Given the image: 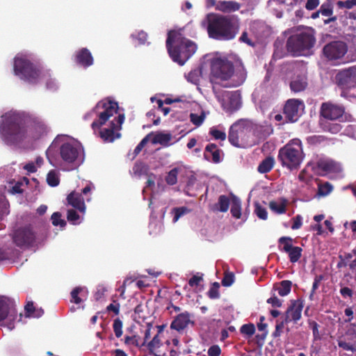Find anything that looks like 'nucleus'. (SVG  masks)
I'll return each instance as SVG.
<instances>
[{
    "mask_svg": "<svg viewBox=\"0 0 356 356\" xmlns=\"http://www.w3.org/2000/svg\"><path fill=\"white\" fill-rule=\"evenodd\" d=\"M348 47L342 41H333L327 44L323 49V54L329 60H337L347 52Z\"/></svg>",
    "mask_w": 356,
    "mask_h": 356,
    "instance_id": "ddd939ff",
    "label": "nucleus"
},
{
    "mask_svg": "<svg viewBox=\"0 0 356 356\" xmlns=\"http://www.w3.org/2000/svg\"><path fill=\"white\" fill-rule=\"evenodd\" d=\"M231 209L230 212L232 216L236 219H239L241 217V202L238 197L235 195H232L231 200Z\"/></svg>",
    "mask_w": 356,
    "mask_h": 356,
    "instance_id": "c85d7f7f",
    "label": "nucleus"
},
{
    "mask_svg": "<svg viewBox=\"0 0 356 356\" xmlns=\"http://www.w3.org/2000/svg\"><path fill=\"white\" fill-rule=\"evenodd\" d=\"M293 224L291 225L292 229H298L302 226V217L300 215H297L293 218Z\"/></svg>",
    "mask_w": 356,
    "mask_h": 356,
    "instance_id": "69168bd1",
    "label": "nucleus"
},
{
    "mask_svg": "<svg viewBox=\"0 0 356 356\" xmlns=\"http://www.w3.org/2000/svg\"><path fill=\"white\" fill-rule=\"evenodd\" d=\"M336 79L338 86L342 89L356 88V67H351L339 72Z\"/></svg>",
    "mask_w": 356,
    "mask_h": 356,
    "instance_id": "4468645a",
    "label": "nucleus"
},
{
    "mask_svg": "<svg viewBox=\"0 0 356 356\" xmlns=\"http://www.w3.org/2000/svg\"><path fill=\"white\" fill-rule=\"evenodd\" d=\"M202 280V276L193 275L188 281V284L190 286L193 287L198 286L200 282Z\"/></svg>",
    "mask_w": 356,
    "mask_h": 356,
    "instance_id": "774afa93",
    "label": "nucleus"
},
{
    "mask_svg": "<svg viewBox=\"0 0 356 356\" xmlns=\"http://www.w3.org/2000/svg\"><path fill=\"white\" fill-rule=\"evenodd\" d=\"M241 6L238 3L233 1H219L217 4V9L223 13H231L239 10Z\"/></svg>",
    "mask_w": 356,
    "mask_h": 356,
    "instance_id": "bb28decb",
    "label": "nucleus"
},
{
    "mask_svg": "<svg viewBox=\"0 0 356 356\" xmlns=\"http://www.w3.org/2000/svg\"><path fill=\"white\" fill-rule=\"evenodd\" d=\"M47 184L52 187L59 184V179L54 171H50L47 176Z\"/></svg>",
    "mask_w": 356,
    "mask_h": 356,
    "instance_id": "de8ad7c7",
    "label": "nucleus"
},
{
    "mask_svg": "<svg viewBox=\"0 0 356 356\" xmlns=\"http://www.w3.org/2000/svg\"><path fill=\"white\" fill-rule=\"evenodd\" d=\"M178 172L179 169L177 168H174L168 172L165 179L168 185L173 186L177 184Z\"/></svg>",
    "mask_w": 356,
    "mask_h": 356,
    "instance_id": "e433bc0d",
    "label": "nucleus"
},
{
    "mask_svg": "<svg viewBox=\"0 0 356 356\" xmlns=\"http://www.w3.org/2000/svg\"><path fill=\"white\" fill-rule=\"evenodd\" d=\"M189 210L185 207L174 208L173 211L175 213L173 221L177 222L180 217L186 213Z\"/></svg>",
    "mask_w": 356,
    "mask_h": 356,
    "instance_id": "6e6d98bb",
    "label": "nucleus"
},
{
    "mask_svg": "<svg viewBox=\"0 0 356 356\" xmlns=\"http://www.w3.org/2000/svg\"><path fill=\"white\" fill-rule=\"evenodd\" d=\"M240 332L246 338H249L254 334L255 326L253 323L244 324L241 327Z\"/></svg>",
    "mask_w": 356,
    "mask_h": 356,
    "instance_id": "4c0bfd02",
    "label": "nucleus"
},
{
    "mask_svg": "<svg viewBox=\"0 0 356 356\" xmlns=\"http://www.w3.org/2000/svg\"><path fill=\"white\" fill-rule=\"evenodd\" d=\"M221 150L216 144L209 143L205 147L204 157L207 161H211L214 163L220 162Z\"/></svg>",
    "mask_w": 356,
    "mask_h": 356,
    "instance_id": "5701e85b",
    "label": "nucleus"
},
{
    "mask_svg": "<svg viewBox=\"0 0 356 356\" xmlns=\"http://www.w3.org/2000/svg\"><path fill=\"white\" fill-rule=\"evenodd\" d=\"M316 38L313 29L291 35L286 41V49L294 56L306 55L314 46Z\"/></svg>",
    "mask_w": 356,
    "mask_h": 356,
    "instance_id": "423d86ee",
    "label": "nucleus"
},
{
    "mask_svg": "<svg viewBox=\"0 0 356 356\" xmlns=\"http://www.w3.org/2000/svg\"><path fill=\"white\" fill-rule=\"evenodd\" d=\"M254 212L257 217L261 220H266L268 218L266 209L261 207L259 203L255 204Z\"/></svg>",
    "mask_w": 356,
    "mask_h": 356,
    "instance_id": "49530a36",
    "label": "nucleus"
},
{
    "mask_svg": "<svg viewBox=\"0 0 356 356\" xmlns=\"http://www.w3.org/2000/svg\"><path fill=\"white\" fill-rule=\"evenodd\" d=\"M303 108L304 104L301 100L296 99L287 100L283 108V113L286 121L289 122H296L300 117V111Z\"/></svg>",
    "mask_w": 356,
    "mask_h": 356,
    "instance_id": "2eb2a0df",
    "label": "nucleus"
},
{
    "mask_svg": "<svg viewBox=\"0 0 356 356\" xmlns=\"http://www.w3.org/2000/svg\"><path fill=\"white\" fill-rule=\"evenodd\" d=\"M26 316L29 317H40L43 314L44 311L42 309L36 310L33 302H28L24 307Z\"/></svg>",
    "mask_w": 356,
    "mask_h": 356,
    "instance_id": "72a5a7b5",
    "label": "nucleus"
},
{
    "mask_svg": "<svg viewBox=\"0 0 356 356\" xmlns=\"http://www.w3.org/2000/svg\"><path fill=\"white\" fill-rule=\"evenodd\" d=\"M17 317L15 302L10 298L0 297V322L8 320L7 327L11 330L15 327L14 321Z\"/></svg>",
    "mask_w": 356,
    "mask_h": 356,
    "instance_id": "9b49d317",
    "label": "nucleus"
},
{
    "mask_svg": "<svg viewBox=\"0 0 356 356\" xmlns=\"http://www.w3.org/2000/svg\"><path fill=\"white\" fill-rule=\"evenodd\" d=\"M292 282L290 280H282L278 285L274 286V289L277 291L280 296L288 295L291 290Z\"/></svg>",
    "mask_w": 356,
    "mask_h": 356,
    "instance_id": "c756f323",
    "label": "nucleus"
},
{
    "mask_svg": "<svg viewBox=\"0 0 356 356\" xmlns=\"http://www.w3.org/2000/svg\"><path fill=\"white\" fill-rule=\"evenodd\" d=\"M207 19V32L209 36L213 39L230 40L238 33V25L232 17L210 14L208 15Z\"/></svg>",
    "mask_w": 356,
    "mask_h": 356,
    "instance_id": "20e7f679",
    "label": "nucleus"
},
{
    "mask_svg": "<svg viewBox=\"0 0 356 356\" xmlns=\"http://www.w3.org/2000/svg\"><path fill=\"white\" fill-rule=\"evenodd\" d=\"M13 243L20 249H29L35 244L36 234L31 226L15 229L12 234Z\"/></svg>",
    "mask_w": 356,
    "mask_h": 356,
    "instance_id": "9d476101",
    "label": "nucleus"
},
{
    "mask_svg": "<svg viewBox=\"0 0 356 356\" xmlns=\"http://www.w3.org/2000/svg\"><path fill=\"white\" fill-rule=\"evenodd\" d=\"M207 354L209 356H220L221 349L218 345H212L209 348Z\"/></svg>",
    "mask_w": 356,
    "mask_h": 356,
    "instance_id": "680f3d73",
    "label": "nucleus"
},
{
    "mask_svg": "<svg viewBox=\"0 0 356 356\" xmlns=\"http://www.w3.org/2000/svg\"><path fill=\"white\" fill-rule=\"evenodd\" d=\"M317 166L319 169L322 170L323 172H332L334 170V165L331 161H319L317 163Z\"/></svg>",
    "mask_w": 356,
    "mask_h": 356,
    "instance_id": "37998d69",
    "label": "nucleus"
},
{
    "mask_svg": "<svg viewBox=\"0 0 356 356\" xmlns=\"http://www.w3.org/2000/svg\"><path fill=\"white\" fill-rule=\"evenodd\" d=\"M122 327H123L122 321L119 318H117L113 321V329L115 335L117 338H120L122 337V333H123Z\"/></svg>",
    "mask_w": 356,
    "mask_h": 356,
    "instance_id": "ea45409f",
    "label": "nucleus"
},
{
    "mask_svg": "<svg viewBox=\"0 0 356 356\" xmlns=\"http://www.w3.org/2000/svg\"><path fill=\"white\" fill-rule=\"evenodd\" d=\"M310 328L312 330L314 341H318L321 339V336L319 333V325L314 321L309 323Z\"/></svg>",
    "mask_w": 356,
    "mask_h": 356,
    "instance_id": "09e8293b",
    "label": "nucleus"
},
{
    "mask_svg": "<svg viewBox=\"0 0 356 356\" xmlns=\"http://www.w3.org/2000/svg\"><path fill=\"white\" fill-rule=\"evenodd\" d=\"M147 167L143 163H136L133 167V172L135 175L141 176L146 172Z\"/></svg>",
    "mask_w": 356,
    "mask_h": 356,
    "instance_id": "864d4df0",
    "label": "nucleus"
},
{
    "mask_svg": "<svg viewBox=\"0 0 356 356\" xmlns=\"http://www.w3.org/2000/svg\"><path fill=\"white\" fill-rule=\"evenodd\" d=\"M219 287L220 284L218 282H214L211 287L209 289V291L207 292V295L209 298L211 299H217L220 297L219 293Z\"/></svg>",
    "mask_w": 356,
    "mask_h": 356,
    "instance_id": "c03bdc74",
    "label": "nucleus"
},
{
    "mask_svg": "<svg viewBox=\"0 0 356 356\" xmlns=\"http://www.w3.org/2000/svg\"><path fill=\"white\" fill-rule=\"evenodd\" d=\"M337 343L344 350L356 353V330L353 328L347 330L344 334L339 337Z\"/></svg>",
    "mask_w": 356,
    "mask_h": 356,
    "instance_id": "a211bd4d",
    "label": "nucleus"
},
{
    "mask_svg": "<svg viewBox=\"0 0 356 356\" xmlns=\"http://www.w3.org/2000/svg\"><path fill=\"white\" fill-rule=\"evenodd\" d=\"M292 241L293 239L289 236H282L278 240L279 244L283 245L280 250L289 254L291 263H296L300 259L302 249L300 247L293 246Z\"/></svg>",
    "mask_w": 356,
    "mask_h": 356,
    "instance_id": "dca6fc26",
    "label": "nucleus"
},
{
    "mask_svg": "<svg viewBox=\"0 0 356 356\" xmlns=\"http://www.w3.org/2000/svg\"><path fill=\"white\" fill-rule=\"evenodd\" d=\"M83 291V289L81 286L75 287L70 293L71 299L70 302H74L76 305L80 304L82 302V299L79 295Z\"/></svg>",
    "mask_w": 356,
    "mask_h": 356,
    "instance_id": "58836bf2",
    "label": "nucleus"
},
{
    "mask_svg": "<svg viewBox=\"0 0 356 356\" xmlns=\"http://www.w3.org/2000/svg\"><path fill=\"white\" fill-rule=\"evenodd\" d=\"M304 305L301 300H291L290 306L287 308L284 314L285 323L293 321L297 323L301 318L302 311Z\"/></svg>",
    "mask_w": 356,
    "mask_h": 356,
    "instance_id": "6ab92c4d",
    "label": "nucleus"
},
{
    "mask_svg": "<svg viewBox=\"0 0 356 356\" xmlns=\"http://www.w3.org/2000/svg\"><path fill=\"white\" fill-rule=\"evenodd\" d=\"M230 203L231 200L227 196L221 195L218 197V203L214 205L213 210L225 213L228 211Z\"/></svg>",
    "mask_w": 356,
    "mask_h": 356,
    "instance_id": "7c9ffc66",
    "label": "nucleus"
},
{
    "mask_svg": "<svg viewBox=\"0 0 356 356\" xmlns=\"http://www.w3.org/2000/svg\"><path fill=\"white\" fill-rule=\"evenodd\" d=\"M0 134L7 145H17L27 136L24 118L19 113L7 114L0 124Z\"/></svg>",
    "mask_w": 356,
    "mask_h": 356,
    "instance_id": "7ed1b4c3",
    "label": "nucleus"
},
{
    "mask_svg": "<svg viewBox=\"0 0 356 356\" xmlns=\"http://www.w3.org/2000/svg\"><path fill=\"white\" fill-rule=\"evenodd\" d=\"M193 325L194 321L191 320V315L188 312H184L177 315L170 323V329L181 333L189 325Z\"/></svg>",
    "mask_w": 356,
    "mask_h": 356,
    "instance_id": "aec40b11",
    "label": "nucleus"
},
{
    "mask_svg": "<svg viewBox=\"0 0 356 356\" xmlns=\"http://www.w3.org/2000/svg\"><path fill=\"white\" fill-rule=\"evenodd\" d=\"M68 204L72 207L78 209L81 212H84L86 210V205L81 193L72 191L67 197Z\"/></svg>",
    "mask_w": 356,
    "mask_h": 356,
    "instance_id": "b1692460",
    "label": "nucleus"
},
{
    "mask_svg": "<svg viewBox=\"0 0 356 356\" xmlns=\"http://www.w3.org/2000/svg\"><path fill=\"white\" fill-rule=\"evenodd\" d=\"M234 282V275L232 273L227 272L225 273V275L221 281V284L223 286H230Z\"/></svg>",
    "mask_w": 356,
    "mask_h": 356,
    "instance_id": "3c124183",
    "label": "nucleus"
},
{
    "mask_svg": "<svg viewBox=\"0 0 356 356\" xmlns=\"http://www.w3.org/2000/svg\"><path fill=\"white\" fill-rule=\"evenodd\" d=\"M275 164V160L272 156H267L265 159H264L258 166V171L260 173H267L270 172Z\"/></svg>",
    "mask_w": 356,
    "mask_h": 356,
    "instance_id": "2f4dec72",
    "label": "nucleus"
},
{
    "mask_svg": "<svg viewBox=\"0 0 356 356\" xmlns=\"http://www.w3.org/2000/svg\"><path fill=\"white\" fill-rule=\"evenodd\" d=\"M340 294L343 298H349L351 299L353 296V291L348 287V286H343L340 289Z\"/></svg>",
    "mask_w": 356,
    "mask_h": 356,
    "instance_id": "052dcab7",
    "label": "nucleus"
},
{
    "mask_svg": "<svg viewBox=\"0 0 356 356\" xmlns=\"http://www.w3.org/2000/svg\"><path fill=\"white\" fill-rule=\"evenodd\" d=\"M118 104L117 102L109 100L103 99L99 101L94 108L88 115L95 114L97 119L93 121L91 124L92 129L95 131L96 129H100L106 122L109 121L108 128L100 129L99 135L100 138L107 143H112L116 138L120 137V134L115 133V131L121 129V127L124 120L123 114H119L117 117H114L113 120L111 118L118 113Z\"/></svg>",
    "mask_w": 356,
    "mask_h": 356,
    "instance_id": "f257e3e1",
    "label": "nucleus"
},
{
    "mask_svg": "<svg viewBox=\"0 0 356 356\" xmlns=\"http://www.w3.org/2000/svg\"><path fill=\"white\" fill-rule=\"evenodd\" d=\"M172 139V134L170 133L157 132L152 139V144H160L163 146H168Z\"/></svg>",
    "mask_w": 356,
    "mask_h": 356,
    "instance_id": "cd10ccee",
    "label": "nucleus"
},
{
    "mask_svg": "<svg viewBox=\"0 0 356 356\" xmlns=\"http://www.w3.org/2000/svg\"><path fill=\"white\" fill-rule=\"evenodd\" d=\"M31 126L35 131V137L38 138L47 132V127L44 122L38 117L31 118Z\"/></svg>",
    "mask_w": 356,
    "mask_h": 356,
    "instance_id": "393cba45",
    "label": "nucleus"
},
{
    "mask_svg": "<svg viewBox=\"0 0 356 356\" xmlns=\"http://www.w3.org/2000/svg\"><path fill=\"white\" fill-rule=\"evenodd\" d=\"M209 134L216 140H225L226 139V134L225 131L216 129H211Z\"/></svg>",
    "mask_w": 356,
    "mask_h": 356,
    "instance_id": "13d9d810",
    "label": "nucleus"
},
{
    "mask_svg": "<svg viewBox=\"0 0 356 356\" xmlns=\"http://www.w3.org/2000/svg\"><path fill=\"white\" fill-rule=\"evenodd\" d=\"M42 80V81L45 82L47 88L50 90H54L56 88V83L54 79L51 77L50 74L49 72H42L41 71V76L39 79Z\"/></svg>",
    "mask_w": 356,
    "mask_h": 356,
    "instance_id": "f704fd0d",
    "label": "nucleus"
},
{
    "mask_svg": "<svg viewBox=\"0 0 356 356\" xmlns=\"http://www.w3.org/2000/svg\"><path fill=\"white\" fill-rule=\"evenodd\" d=\"M148 136L149 135L146 136L144 138L142 139V140L138 144V145L136 147L134 154L135 156H137L141 150L143 149L145 145L147 144L148 141Z\"/></svg>",
    "mask_w": 356,
    "mask_h": 356,
    "instance_id": "e2e57ef3",
    "label": "nucleus"
},
{
    "mask_svg": "<svg viewBox=\"0 0 356 356\" xmlns=\"http://www.w3.org/2000/svg\"><path fill=\"white\" fill-rule=\"evenodd\" d=\"M161 341L159 334L155 335L153 339L147 343V348L149 353H153L154 349L160 346Z\"/></svg>",
    "mask_w": 356,
    "mask_h": 356,
    "instance_id": "603ef678",
    "label": "nucleus"
},
{
    "mask_svg": "<svg viewBox=\"0 0 356 356\" xmlns=\"http://www.w3.org/2000/svg\"><path fill=\"white\" fill-rule=\"evenodd\" d=\"M307 86V78L305 76H298L290 83V88L294 92H300Z\"/></svg>",
    "mask_w": 356,
    "mask_h": 356,
    "instance_id": "a878e982",
    "label": "nucleus"
},
{
    "mask_svg": "<svg viewBox=\"0 0 356 356\" xmlns=\"http://www.w3.org/2000/svg\"><path fill=\"white\" fill-rule=\"evenodd\" d=\"M166 47L172 60L179 65H184L197 49L194 42L183 37L181 33L176 31L168 32Z\"/></svg>",
    "mask_w": 356,
    "mask_h": 356,
    "instance_id": "f03ea898",
    "label": "nucleus"
},
{
    "mask_svg": "<svg viewBox=\"0 0 356 356\" xmlns=\"http://www.w3.org/2000/svg\"><path fill=\"white\" fill-rule=\"evenodd\" d=\"M14 74L20 79L29 83H37L41 76L42 69L25 55H18L14 58Z\"/></svg>",
    "mask_w": 356,
    "mask_h": 356,
    "instance_id": "0eeeda50",
    "label": "nucleus"
},
{
    "mask_svg": "<svg viewBox=\"0 0 356 356\" xmlns=\"http://www.w3.org/2000/svg\"><path fill=\"white\" fill-rule=\"evenodd\" d=\"M61 217L62 215L60 212H54L51 217L52 224L54 226L64 227L66 225V222L65 220L62 219Z\"/></svg>",
    "mask_w": 356,
    "mask_h": 356,
    "instance_id": "a19ab883",
    "label": "nucleus"
},
{
    "mask_svg": "<svg viewBox=\"0 0 356 356\" xmlns=\"http://www.w3.org/2000/svg\"><path fill=\"white\" fill-rule=\"evenodd\" d=\"M337 6L341 8H345L350 9L354 6H356V0L339 1L337 2Z\"/></svg>",
    "mask_w": 356,
    "mask_h": 356,
    "instance_id": "bf43d9fd",
    "label": "nucleus"
},
{
    "mask_svg": "<svg viewBox=\"0 0 356 356\" xmlns=\"http://www.w3.org/2000/svg\"><path fill=\"white\" fill-rule=\"evenodd\" d=\"M319 12L323 16H331L333 13V8L332 4L330 3H323L319 8Z\"/></svg>",
    "mask_w": 356,
    "mask_h": 356,
    "instance_id": "a18cd8bd",
    "label": "nucleus"
},
{
    "mask_svg": "<svg viewBox=\"0 0 356 356\" xmlns=\"http://www.w3.org/2000/svg\"><path fill=\"white\" fill-rule=\"evenodd\" d=\"M323 280V275H316L315 277L314 282H313V284H312V291H311V293L309 295V299L310 300L313 299L314 295L316 289L318 288L320 282Z\"/></svg>",
    "mask_w": 356,
    "mask_h": 356,
    "instance_id": "5fc2aeb1",
    "label": "nucleus"
},
{
    "mask_svg": "<svg viewBox=\"0 0 356 356\" xmlns=\"http://www.w3.org/2000/svg\"><path fill=\"white\" fill-rule=\"evenodd\" d=\"M204 118L205 116L204 114L197 115L195 113H191L190 115L191 121L195 126L201 125L204 120Z\"/></svg>",
    "mask_w": 356,
    "mask_h": 356,
    "instance_id": "4d7b16f0",
    "label": "nucleus"
},
{
    "mask_svg": "<svg viewBox=\"0 0 356 356\" xmlns=\"http://www.w3.org/2000/svg\"><path fill=\"white\" fill-rule=\"evenodd\" d=\"M282 300L279 299L277 296H273V297L267 300V302L270 304L274 307H281L282 305Z\"/></svg>",
    "mask_w": 356,
    "mask_h": 356,
    "instance_id": "0e129e2a",
    "label": "nucleus"
},
{
    "mask_svg": "<svg viewBox=\"0 0 356 356\" xmlns=\"http://www.w3.org/2000/svg\"><path fill=\"white\" fill-rule=\"evenodd\" d=\"M80 216L79 213L74 209H69L67 211V219L69 222L72 223L73 225H76L79 223V220Z\"/></svg>",
    "mask_w": 356,
    "mask_h": 356,
    "instance_id": "8fccbe9b",
    "label": "nucleus"
},
{
    "mask_svg": "<svg viewBox=\"0 0 356 356\" xmlns=\"http://www.w3.org/2000/svg\"><path fill=\"white\" fill-rule=\"evenodd\" d=\"M344 113L345 107L342 104L327 102L323 103L321 106L320 114L327 120H339L343 117Z\"/></svg>",
    "mask_w": 356,
    "mask_h": 356,
    "instance_id": "f8f14e48",
    "label": "nucleus"
},
{
    "mask_svg": "<svg viewBox=\"0 0 356 356\" xmlns=\"http://www.w3.org/2000/svg\"><path fill=\"white\" fill-rule=\"evenodd\" d=\"M80 154V147L74 143H65L60 147V154L62 159L68 163L75 162Z\"/></svg>",
    "mask_w": 356,
    "mask_h": 356,
    "instance_id": "f3484780",
    "label": "nucleus"
},
{
    "mask_svg": "<svg viewBox=\"0 0 356 356\" xmlns=\"http://www.w3.org/2000/svg\"><path fill=\"white\" fill-rule=\"evenodd\" d=\"M304 159L302 142L298 138L290 140L279 150L277 159L283 167L292 170L299 168Z\"/></svg>",
    "mask_w": 356,
    "mask_h": 356,
    "instance_id": "39448f33",
    "label": "nucleus"
},
{
    "mask_svg": "<svg viewBox=\"0 0 356 356\" xmlns=\"http://www.w3.org/2000/svg\"><path fill=\"white\" fill-rule=\"evenodd\" d=\"M234 67L227 59L216 58L211 64L210 81L211 83L219 84L222 81L229 80L233 75Z\"/></svg>",
    "mask_w": 356,
    "mask_h": 356,
    "instance_id": "1a4fd4ad",
    "label": "nucleus"
},
{
    "mask_svg": "<svg viewBox=\"0 0 356 356\" xmlns=\"http://www.w3.org/2000/svg\"><path fill=\"white\" fill-rule=\"evenodd\" d=\"M286 204L287 202L285 199H281L280 202L270 201L269 208L276 213L282 214L286 212Z\"/></svg>",
    "mask_w": 356,
    "mask_h": 356,
    "instance_id": "473e14b6",
    "label": "nucleus"
},
{
    "mask_svg": "<svg viewBox=\"0 0 356 356\" xmlns=\"http://www.w3.org/2000/svg\"><path fill=\"white\" fill-rule=\"evenodd\" d=\"M220 104L223 110L229 113L236 111L241 106L240 96L236 92H229L227 98L222 99Z\"/></svg>",
    "mask_w": 356,
    "mask_h": 356,
    "instance_id": "412c9836",
    "label": "nucleus"
},
{
    "mask_svg": "<svg viewBox=\"0 0 356 356\" xmlns=\"http://www.w3.org/2000/svg\"><path fill=\"white\" fill-rule=\"evenodd\" d=\"M252 130V123L248 120H240L229 128L228 140L236 147H245Z\"/></svg>",
    "mask_w": 356,
    "mask_h": 356,
    "instance_id": "6e6552de",
    "label": "nucleus"
},
{
    "mask_svg": "<svg viewBox=\"0 0 356 356\" xmlns=\"http://www.w3.org/2000/svg\"><path fill=\"white\" fill-rule=\"evenodd\" d=\"M74 60L78 65L85 68L91 66L94 63L92 54L87 48L78 50L75 54Z\"/></svg>",
    "mask_w": 356,
    "mask_h": 356,
    "instance_id": "4be33fe9",
    "label": "nucleus"
},
{
    "mask_svg": "<svg viewBox=\"0 0 356 356\" xmlns=\"http://www.w3.org/2000/svg\"><path fill=\"white\" fill-rule=\"evenodd\" d=\"M140 337L138 335H132V336H124L123 341L124 343L126 346L131 348L132 346L140 348L141 344L139 343Z\"/></svg>",
    "mask_w": 356,
    "mask_h": 356,
    "instance_id": "c9c22d12",
    "label": "nucleus"
},
{
    "mask_svg": "<svg viewBox=\"0 0 356 356\" xmlns=\"http://www.w3.org/2000/svg\"><path fill=\"white\" fill-rule=\"evenodd\" d=\"M111 303L107 306L106 310L108 312H113L115 315H118L120 313V304L118 302Z\"/></svg>",
    "mask_w": 356,
    "mask_h": 356,
    "instance_id": "338daca9",
    "label": "nucleus"
},
{
    "mask_svg": "<svg viewBox=\"0 0 356 356\" xmlns=\"http://www.w3.org/2000/svg\"><path fill=\"white\" fill-rule=\"evenodd\" d=\"M332 191V185L325 182L323 184H319L318 188V195L319 196H326Z\"/></svg>",
    "mask_w": 356,
    "mask_h": 356,
    "instance_id": "79ce46f5",
    "label": "nucleus"
}]
</instances>
